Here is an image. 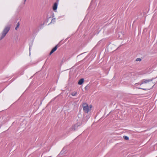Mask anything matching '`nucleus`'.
<instances>
[{
  "mask_svg": "<svg viewBox=\"0 0 157 157\" xmlns=\"http://www.w3.org/2000/svg\"><path fill=\"white\" fill-rule=\"evenodd\" d=\"M64 149V148L63 149V150L60 152V154H61L63 152V150Z\"/></svg>",
  "mask_w": 157,
  "mask_h": 157,
  "instance_id": "4468645a",
  "label": "nucleus"
},
{
  "mask_svg": "<svg viewBox=\"0 0 157 157\" xmlns=\"http://www.w3.org/2000/svg\"><path fill=\"white\" fill-rule=\"evenodd\" d=\"M57 48V45H56L55 47L53 48L50 53L49 55H51L55 51Z\"/></svg>",
  "mask_w": 157,
  "mask_h": 157,
  "instance_id": "20e7f679",
  "label": "nucleus"
},
{
  "mask_svg": "<svg viewBox=\"0 0 157 157\" xmlns=\"http://www.w3.org/2000/svg\"><path fill=\"white\" fill-rule=\"evenodd\" d=\"M84 81V79L83 78H81L78 81V84L79 85H82L83 82Z\"/></svg>",
  "mask_w": 157,
  "mask_h": 157,
  "instance_id": "423d86ee",
  "label": "nucleus"
},
{
  "mask_svg": "<svg viewBox=\"0 0 157 157\" xmlns=\"http://www.w3.org/2000/svg\"><path fill=\"white\" fill-rule=\"evenodd\" d=\"M123 138L125 140H128L129 139L128 137L126 136H124Z\"/></svg>",
  "mask_w": 157,
  "mask_h": 157,
  "instance_id": "9d476101",
  "label": "nucleus"
},
{
  "mask_svg": "<svg viewBox=\"0 0 157 157\" xmlns=\"http://www.w3.org/2000/svg\"><path fill=\"white\" fill-rule=\"evenodd\" d=\"M19 25H20V24H19V22H18V23H17V26H16V27L15 28V29L16 30H17V28L19 27Z\"/></svg>",
  "mask_w": 157,
  "mask_h": 157,
  "instance_id": "1a4fd4ad",
  "label": "nucleus"
},
{
  "mask_svg": "<svg viewBox=\"0 0 157 157\" xmlns=\"http://www.w3.org/2000/svg\"><path fill=\"white\" fill-rule=\"evenodd\" d=\"M141 59L140 58H137L136 59V61H141Z\"/></svg>",
  "mask_w": 157,
  "mask_h": 157,
  "instance_id": "9b49d317",
  "label": "nucleus"
},
{
  "mask_svg": "<svg viewBox=\"0 0 157 157\" xmlns=\"http://www.w3.org/2000/svg\"><path fill=\"white\" fill-rule=\"evenodd\" d=\"M82 107L84 112L86 113H88L91 110L92 106L90 105L89 106L87 103H84L82 104Z\"/></svg>",
  "mask_w": 157,
  "mask_h": 157,
  "instance_id": "f257e3e1",
  "label": "nucleus"
},
{
  "mask_svg": "<svg viewBox=\"0 0 157 157\" xmlns=\"http://www.w3.org/2000/svg\"><path fill=\"white\" fill-rule=\"evenodd\" d=\"M152 80L153 78L149 79H144L141 81L140 85H141L142 84L144 83H147L152 81Z\"/></svg>",
  "mask_w": 157,
  "mask_h": 157,
  "instance_id": "7ed1b4c3",
  "label": "nucleus"
},
{
  "mask_svg": "<svg viewBox=\"0 0 157 157\" xmlns=\"http://www.w3.org/2000/svg\"><path fill=\"white\" fill-rule=\"evenodd\" d=\"M10 29V27H6L5 28L2 33V35L0 39V40H2L5 36L9 31Z\"/></svg>",
  "mask_w": 157,
  "mask_h": 157,
  "instance_id": "f03ea898",
  "label": "nucleus"
},
{
  "mask_svg": "<svg viewBox=\"0 0 157 157\" xmlns=\"http://www.w3.org/2000/svg\"><path fill=\"white\" fill-rule=\"evenodd\" d=\"M151 86H150V87H147L146 88H138V89H142V90H148L150 89V88H151Z\"/></svg>",
  "mask_w": 157,
  "mask_h": 157,
  "instance_id": "0eeeda50",
  "label": "nucleus"
},
{
  "mask_svg": "<svg viewBox=\"0 0 157 157\" xmlns=\"http://www.w3.org/2000/svg\"><path fill=\"white\" fill-rule=\"evenodd\" d=\"M140 83H136L135 85H140Z\"/></svg>",
  "mask_w": 157,
  "mask_h": 157,
  "instance_id": "ddd939ff",
  "label": "nucleus"
},
{
  "mask_svg": "<svg viewBox=\"0 0 157 157\" xmlns=\"http://www.w3.org/2000/svg\"><path fill=\"white\" fill-rule=\"evenodd\" d=\"M77 94V92H73L71 93V94L72 96H75Z\"/></svg>",
  "mask_w": 157,
  "mask_h": 157,
  "instance_id": "6e6552de",
  "label": "nucleus"
},
{
  "mask_svg": "<svg viewBox=\"0 0 157 157\" xmlns=\"http://www.w3.org/2000/svg\"><path fill=\"white\" fill-rule=\"evenodd\" d=\"M58 3L56 2L54 3L53 6V10L55 11L56 10L57 8Z\"/></svg>",
  "mask_w": 157,
  "mask_h": 157,
  "instance_id": "39448f33",
  "label": "nucleus"
},
{
  "mask_svg": "<svg viewBox=\"0 0 157 157\" xmlns=\"http://www.w3.org/2000/svg\"><path fill=\"white\" fill-rule=\"evenodd\" d=\"M25 2L26 1V0H24Z\"/></svg>",
  "mask_w": 157,
  "mask_h": 157,
  "instance_id": "2eb2a0df",
  "label": "nucleus"
},
{
  "mask_svg": "<svg viewBox=\"0 0 157 157\" xmlns=\"http://www.w3.org/2000/svg\"><path fill=\"white\" fill-rule=\"evenodd\" d=\"M87 118L86 119V120H85L86 121H87L88 120V119L89 118V116H87Z\"/></svg>",
  "mask_w": 157,
  "mask_h": 157,
  "instance_id": "f8f14e48",
  "label": "nucleus"
}]
</instances>
